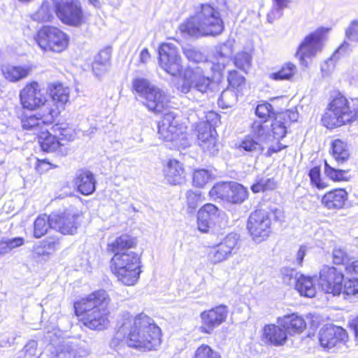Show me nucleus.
I'll return each mask as SVG.
<instances>
[{"label": "nucleus", "mask_w": 358, "mask_h": 358, "mask_svg": "<svg viewBox=\"0 0 358 358\" xmlns=\"http://www.w3.org/2000/svg\"><path fill=\"white\" fill-rule=\"evenodd\" d=\"M117 325L118 330L110 342L111 348L117 350L126 335L127 343L130 348L141 350L155 348L157 326L154 320L147 315L141 313L133 317L129 313L124 314Z\"/></svg>", "instance_id": "f257e3e1"}, {"label": "nucleus", "mask_w": 358, "mask_h": 358, "mask_svg": "<svg viewBox=\"0 0 358 358\" xmlns=\"http://www.w3.org/2000/svg\"><path fill=\"white\" fill-rule=\"evenodd\" d=\"M110 299L104 290L94 292L75 303L77 314H83L85 326L94 330H102L108 324V305Z\"/></svg>", "instance_id": "f03ea898"}, {"label": "nucleus", "mask_w": 358, "mask_h": 358, "mask_svg": "<svg viewBox=\"0 0 358 358\" xmlns=\"http://www.w3.org/2000/svg\"><path fill=\"white\" fill-rule=\"evenodd\" d=\"M224 25L220 12L210 4H202L201 10L180 26L182 33L189 36H216L222 33Z\"/></svg>", "instance_id": "7ed1b4c3"}, {"label": "nucleus", "mask_w": 358, "mask_h": 358, "mask_svg": "<svg viewBox=\"0 0 358 358\" xmlns=\"http://www.w3.org/2000/svg\"><path fill=\"white\" fill-rule=\"evenodd\" d=\"M357 120H358V106L352 110L348 99L341 94L330 102L322 117V124L329 129Z\"/></svg>", "instance_id": "20e7f679"}, {"label": "nucleus", "mask_w": 358, "mask_h": 358, "mask_svg": "<svg viewBox=\"0 0 358 358\" xmlns=\"http://www.w3.org/2000/svg\"><path fill=\"white\" fill-rule=\"evenodd\" d=\"M110 269L122 284L134 285L141 273L139 257L132 251L115 254L110 260Z\"/></svg>", "instance_id": "39448f33"}, {"label": "nucleus", "mask_w": 358, "mask_h": 358, "mask_svg": "<svg viewBox=\"0 0 358 358\" xmlns=\"http://www.w3.org/2000/svg\"><path fill=\"white\" fill-rule=\"evenodd\" d=\"M34 39L44 51L62 52L67 48L69 38L56 27L44 26L37 32Z\"/></svg>", "instance_id": "423d86ee"}, {"label": "nucleus", "mask_w": 358, "mask_h": 358, "mask_svg": "<svg viewBox=\"0 0 358 358\" xmlns=\"http://www.w3.org/2000/svg\"><path fill=\"white\" fill-rule=\"evenodd\" d=\"M55 12L62 23L80 27L86 23L80 3L78 0H53Z\"/></svg>", "instance_id": "0eeeda50"}, {"label": "nucleus", "mask_w": 358, "mask_h": 358, "mask_svg": "<svg viewBox=\"0 0 358 358\" xmlns=\"http://www.w3.org/2000/svg\"><path fill=\"white\" fill-rule=\"evenodd\" d=\"M169 98L166 96L164 92L158 88V138L164 140L165 142H173L177 139L176 122H175V115L173 112H162L159 110V105L164 107L166 105Z\"/></svg>", "instance_id": "6e6552de"}, {"label": "nucleus", "mask_w": 358, "mask_h": 358, "mask_svg": "<svg viewBox=\"0 0 358 358\" xmlns=\"http://www.w3.org/2000/svg\"><path fill=\"white\" fill-rule=\"evenodd\" d=\"M34 115L24 116L22 119V127L25 130L32 131L38 136L47 126L53 124L58 116V110L50 107L48 104Z\"/></svg>", "instance_id": "1a4fd4ad"}, {"label": "nucleus", "mask_w": 358, "mask_h": 358, "mask_svg": "<svg viewBox=\"0 0 358 358\" xmlns=\"http://www.w3.org/2000/svg\"><path fill=\"white\" fill-rule=\"evenodd\" d=\"M158 63L165 72L173 76H178L182 71L181 58L176 47L172 43L160 45L158 48Z\"/></svg>", "instance_id": "9d476101"}, {"label": "nucleus", "mask_w": 358, "mask_h": 358, "mask_svg": "<svg viewBox=\"0 0 358 358\" xmlns=\"http://www.w3.org/2000/svg\"><path fill=\"white\" fill-rule=\"evenodd\" d=\"M90 353L84 345L73 342L48 345L41 358H85Z\"/></svg>", "instance_id": "9b49d317"}, {"label": "nucleus", "mask_w": 358, "mask_h": 358, "mask_svg": "<svg viewBox=\"0 0 358 358\" xmlns=\"http://www.w3.org/2000/svg\"><path fill=\"white\" fill-rule=\"evenodd\" d=\"M271 219L268 210L257 209L249 216L247 228L256 242L266 239L271 233Z\"/></svg>", "instance_id": "f8f14e48"}, {"label": "nucleus", "mask_w": 358, "mask_h": 358, "mask_svg": "<svg viewBox=\"0 0 358 358\" xmlns=\"http://www.w3.org/2000/svg\"><path fill=\"white\" fill-rule=\"evenodd\" d=\"M328 30L324 27L318 28L306 36L299 45L296 52V57L299 59L302 66H307L308 65L305 59L306 57H314L317 52L321 50L322 41Z\"/></svg>", "instance_id": "ddd939ff"}, {"label": "nucleus", "mask_w": 358, "mask_h": 358, "mask_svg": "<svg viewBox=\"0 0 358 358\" xmlns=\"http://www.w3.org/2000/svg\"><path fill=\"white\" fill-rule=\"evenodd\" d=\"M20 99L22 107L28 110H32L41 107V109H44L47 104L52 107L51 102H48L45 96L42 93L37 82L27 84L20 91Z\"/></svg>", "instance_id": "4468645a"}, {"label": "nucleus", "mask_w": 358, "mask_h": 358, "mask_svg": "<svg viewBox=\"0 0 358 358\" xmlns=\"http://www.w3.org/2000/svg\"><path fill=\"white\" fill-rule=\"evenodd\" d=\"M344 275L336 268L325 266L320 272L318 284L326 293L338 296L343 290Z\"/></svg>", "instance_id": "2eb2a0df"}, {"label": "nucleus", "mask_w": 358, "mask_h": 358, "mask_svg": "<svg viewBox=\"0 0 358 358\" xmlns=\"http://www.w3.org/2000/svg\"><path fill=\"white\" fill-rule=\"evenodd\" d=\"M227 315L228 307L223 304L203 311L200 315L201 325L199 331L203 334H212L215 328L225 322Z\"/></svg>", "instance_id": "dca6fc26"}, {"label": "nucleus", "mask_w": 358, "mask_h": 358, "mask_svg": "<svg viewBox=\"0 0 358 358\" xmlns=\"http://www.w3.org/2000/svg\"><path fill=\"white\" fill-rule=\"evenodd\" d=\"M239 236L230 233L218 244L210 248L208 253V259L213 264H217L228 259L237 245Z\"/></svg>", "instance_id": "f3484780"}, {"label": "nucleus", "mask_w": 358, "mask_h": 358, "mask_svg": "<svg viewBox=\"0 0 358 358\" xmlns=\"http://www.w3.org/2000/svg\"><path fill=\"white\" fill-rule=\"evenodd\" d=\"M78 217V212L70 210L61 214H52L50 215L51 228L64 235H73L77 231Z\"/></svg>", "instance_id": "a211bd4d"}, {"label": "nucleus", "mask_w": 358, "mask_h": 358, "mask_svg": "<svg viewBox=\"0 0 358 358\" xmlns=\"http://www.w3.org/2000/svg\"><path fill=\"white\" fill-rule=\"evenodd\" d=\"M132 88L141 98L142 103L154 113L157 109V89L145 78H136L132 81Z\"/></svg>", "instance_id": "6ab92c4d"}, {"label": "nucleus", "mask_w": 358, "mask_h": 358, "mask_svg": "<svg viewBox=\"0 0 358 358\" xmlns=\"http://www.w3.org/2000/svg\"><path fill=\"white\" fill-rule=\"evenodd\" d=\"M224 213L213 203L203 205L197 213L198 229L203 233L208 232L219 222Z\"/></svg>", "instance_id": "aec40b11"}, {"label": "nucleus", "mask_w": 358, "mask_h": 358, "mask_svg": "<svg viewBox=\"0 0 358 358\" xmlns=\"http://www.w3.org/2000/svg\"><path fill=\"white\" fill-rule=\"evenodd\" d=\"M348 338L346 331L341 327L326 325L319 333V341L322 348L331 349L341 344Z\"/></svg>", "instance_id": "412c9836"}, {"label": "nucleus", "mask_w": 358, "mask_h": 358, "mask_svg": "<svg viewBox=\"0 0 358 358\" xmlns=\"http://www.w3.org/2000/svg\"><path fill=\"white\" fill-rule=\"evenodd\" d=\"M216 131L207 123L201 124L198 128V141L199 146L206 152L215 155L218 152L219 144L216 140Z\"/></svg>", "instance_id": "4be33fe9"}, {"label": "nucleus", "mask_w": 358, "mask_h": 358, "mask_svg": "<svg viewBox=\"0 0 358 358\" xmlns=\"http://www.w3.org/2000/svg\"><path fill=\"white\" fill-rule=\"evenodd\" d=\"M231 55L232 44L231 42L227 41L216 46L214 55L215 62H208L206 60L204 64L209 66L214 73L220 75L229 62Z\"/></svg>", "instance_id": "5701e85b"}, {"label": "nucleus", "mask_w": 358, "mask_h": 358, "mask_svg": "<svg viewBox=\"0 0 358 358\" xmlns=\"http://www.w3.org/2000/svg\"><path fill=\"white\" fill-rule=\"evenodd\" d=\"M50 95L52 108L58 110V115L61 110L64 109V105L69 101L70 90L69 87L64 86L61 83H52L49 86Z\"/></svg>", "instance_id": "b1692460"}, {"label": "nucleus", "mask_w": 358, "mask_h": 358, "mask_svg": "<svg viewBox=\"0 0 358 358\" xmlns=\"http://www.w3.org/2000/svg\"><path fill=\"white\" fill-rule=\"evenodd\" d=\"M348 199V193L344 189H335L327 192L322 198V205L329 210L341 209Z\"/></svg>", "instance_id": "393cba45"}, {"label": "nucleus", "mask_w": 358, "mask_h": 358, "mask_svg": "<svg viewBox=\"0 0 358 358\" xmlns=\"http://www.w3.org/2000/svg\"><path fill=\"white\" fill-rule=\"evenodd\" d=\"M74 184L77 189L83 195H90L95 191V178L90 171H78L74 178Z\"/></svg>", "instance_id": "a878e982"}, {"label": "nucleus", "mask_w": 358, "mask_h": 358, "mask_svg": "<svg viewBox=\"0 0 358 358\" xmlns=\"http://www.w3.org/2000/svg\"><path fill=\"white\" fill-rule=\"evenodd\" d=\"M278 322L286 331L287 335L299 334L306 327L303 318L294 313L285 315L282 319H279Z\"/></svg>", "instance_id": "bb28decb"}, {"label": "nucleus", "mask_w": 358, "mask_h": 358, "mask_svg": "<svg viewBox=\"0 0 358 358\" xmlns=\"http://www.w3.org/2000/svg\"><path fill=\"white\" fill-rule=\"evenodd\" d=\"M165 179L171 185H180L185 181L184 169L176 159H170L164 169Z\"/></svg>", "instance_id": "cd10ccee"}, {"label": "nucleus", "mask_w": 358, "mask_h": 358, "mask_svg": "<svg viewBox=\"0 0 358 358\" xmlns=\"http://www.w3.org/2000/svg\"><path fill=\"white\" fill-rule=\"evenodd\" d=\"M264 336L275 346L282 345L287 339L286 331L279 324H268L264 328Z\"/></svg>", "instance_id": "c85d7f7f"}, {"label": "nucleus", "mask_w": 358, "mask_h": 358, "mask_svg": "<svg viewBox=\"0 0 358 358\" xmlns=\"http://www.w3.org/2000/svg\"><path fill=\"white\" fill-rule=\"evenodd\" d=\"M4 78L13 83L26 78L31 72V67L29 66L6 65L1 69Z\"/></svg>", "instance_id": "c756f323"}, {"label": "nucleus", "mask_w": 358, "mask_h": 358, "mask_svg": "<svg viewBox=\"0 0 358 358\" xmlns=\"http://www.w3.org/2000/svg\"><path fill=\"white\" fill-rule=\"evenodd\" d=\"M38 141L42 150L48 152H55L64 145L55 133L52 134L46 129L38 134Z\"/></svg>", "instance_id": "7c9ffc66"}, {"label": "nucleus", "mask_w": 358, "mask_h": 358, "mask_svg": "<svg viewBox=\"0 0 358 358\" xmlns=\"http://www.w3.org/2000/svg\"><path fill=\"white\" fill-rule=\"evenodd\" d=\"M295 289L301 296L308 298L315 296L316 294L313 278L305 275L302 273L299 275V279Z\"/></svg>", "instance_id": "2f4dec72"}, {"label": "nucleus", "mask_w": 358, "mask_h": 358, "mask_svg": "<svg viewBox=\"0 0 358 358\" xmlns=\"http://www.w3.org/2000/svg\"><path fill=\"white\" fill-rule=\"evenodd\" d=\"M136 245L135 239L127 234H124L117 237L114 241L108 244V249L112 252L117 254L119 252H127L128 249L134 247Z\"/></svg>", "instance_id": "473e14b6"}, {"label": "nucleus", "mask_w": 358, "mask_h": 358, "mask_svg": "<svg viewBox=\"0 0 358 358\" xmlns=\"http://www.w3.org/2000/svg\"><path fill=\"white\" fill-rule=\"evenodd\" d=\"M277 187V182L273 178L257 176L251 185L250 189L254 194L273 191Z\"/></svg>", "instance_id": "72a5a7b5"}, {"label": "nucleus", "mask_w": 358, "mask_h": 358, "mask_svg": "<svg viewBox=\"0 0 358 358\" xmlns=\"http://www.w3.org/2000/svg\"><path fill=\"white\" fill-rule=\"evenodd\" d=\"M111 49L106 48L99 52L92 64V69L96 76H101L110 66Z\"/></svg>", "instance_id": "f704fd0d"}, {"label": "nucleus", "mask_w": 358, "mask_h": 358, "mask_svg": "<svg viewBox=\"0 0 358 358\" xmlns=\"http://www.w3.org/2000/svg\"><path fill=\"white\" fill-rule=\"evenodd\" d=\"M331 150L334 158L338 164L344 163L349 158L348 146L341 139H336L331 142Z\"/></svg>", "instance_id": "c9c22d12"}, {"label": "nucleus", "mask_w": 358, "mask_h": 358, "mask_svg": "<svg viewBox=\"0 0 358 358\" xmlns=\"http://www.w3.org/2000/svg\"><path fill=\"white\" fill-rule=\"evenodd\" d=\"M238 148L249 153L251 156H259L264 150V145H261L251 135L244 137L239 143Z\"/></svg>", "instance_id": "e433bc0d"}, {"label": "nucleus", "mask_w": 358, "mask_h": 358, "mask_svg": "<svg viewBox=\"0 0 358 358\" xmlns=\"http://www.w3.org/2000/svg\"><path fill=\"white\" fill-rule=\"evenodd\" d=\"M59 248V239L54 237H48L40 242L37 247L34 248V251L38 256H45L52 254Z\"/></svg>", "instance_id": "4c0bfd02"}, {"label": "nucleus", "mask_w": 358, "mask_h": 358, "mask_svg": "<svg viewBox=\"0 0 358 358\" xmlns=\"http://www.w3.org/2000/svg\"><path fill=\"white\" fill-rule=\"evenodd\" d=\"M264 122L255 121L252 124L251 135L261 145L267 144L271 138L267 126L264 125Z\"/></svg>", "instance_id": "58836bf2"}, {"label": "nucleus", "mask_w": 358, "mask_h": 358, "mask_svg": "<svg viewBox=\"0 0 358 358\" xmlns=\"http://www.w3.org/2000/svg\"><path fill=\"white\" fill-rule=\"evenodd\" d=\"M248 191L241 184L231 182L229 203L241 204L248 198Z\"/></svg>", "instance_id": "ea45409f"}, {"label": "nucleus", "mask_w": 358, "mask_h": 358, "mask_svg": "<svg viewBox=\"0 0 358 358\" xmlns=\"http://www.w3.org/2000/svg\"><path fill=\"white\" fill-rule=\"evenodd\" d=\"M296 72V66L291 62H287L278 71L270 73L269 78L275 81L290 80Z\"/></svg>", "instance_id": "a19ab883"}, {"label": "nucleus", "mask_w": 358, "mask_h": 358, "mask_svg": "<svg viewBox=\"0 0 358 358\" xmlns=\"http://www.w3.org/2000/svg\"><path fill=\"white\" fill-rule=\"evenodd\" d=\"M230 186L231 182H218L211 188L209 192V195L214 199H220L228 202Z\"/></svg>", "instance_id": "79ce46f5"}, {"label": "nucleus", "mask_w": 358, "mask_h": 358, "mask_svg": "<svg viewBox=\"0 0 358 358\" xmlns=\"http://www.w3.org/2000/svg\"><path fill=\"white\" fill-rule=\"evenodd\" d=\"M50 225V215L48 217L46 215L38 216L34 223V236L36 238H40L44 236Z\"/></svg>", "instance_id": "37998d69"}, {"label": "nucleus", "mask_w": 358, "mask_h": 358, "mask_svg": "<svg viewBox=\"0 0 358 358\" xmlns=\"http://www.w3.org/2000/svg\"><path fill=\"white\" fill-rule=\"evenodd\" d=\"M237 101V92L232 89L227 88L221 93L217 103L222 108H229L234 106Z\"/></svg>", "instance_id": "c03bdc74"}, {"label": "nucleus", "mask_w": 358, "mask_h": 358, "mask_svg": "<svg viewBox=\"0 0 358 358\" xmlns=\"http://www.w3.org/2000/svg\"><path fill=\"white\" fill-rule=\"evenodd\" d=\"M53 18V13L49 2H43L38 10L32 15V19L40 22H50Z\"/></svg>", "instance_id": "a18cd8bd"}, {"label": "nucleus", "mask_w": 358, "mask_h": 358, "mask_svg": "<svg viewBox=\"0 0 358 358\" xmlns=\"http://www.w3.org/2000/svg\"><path fill=\"white\" fill-rule=\"evenodd\" d=\"M288 127L289 126L282 121V117L277 114L271 124L273 138L278 141L285 138L287 133Z\"/></svg>", "instance_id": "49530a36"}, {"label": "nucleus", "mask_w": 358, "mask_h": 358, "mask_svg": "<svg viewBox=\"0 0 358 358\" xmlns=\"http://www.w3.org/2000/svg\"><path fill=\"white\" fill-rule=\"evenodd\" d=\"M52 132L58 136L59 141H73L76 137L75 131L70 127L66 126L65 124H55L52 127Z\"/></svg>", "instance_id": "de8ad7c7"}, {"label": "nucleus", "mask_w": 358, "mask_h": 358, "mask_svg": "<svg viewBox=\"0 0 358 358\" xmlns=\"http://www.w3.org/2000/svg\"><path fill=\"white\" fill-rule=\"evenodd\" d=\"M324 174L329 179L334 181H347L348 170L336 169L331 166L327 161L324 162Z\"/></svg>", "instance_id": "09e8293b"}, {"label": "nucleus", "mask_w": 358, "mask_h": 358, "mask_svg": "<svg viewBox=\"0 0 358 358\" xmlns=\"http://www.w3.org/2000/svg\"><path fill=\"white\" fill-rule=\"evenodd\" d=\"M345 299L352 300L358 298V278L350 279L343 285L342 292Z\"/></svg>", "instance_id": "8fccbe9b"}, {"label": "nucleus", "mask_w": 358, "mask_h": 358, "mask_svg": "<svg viewBox=\"0 0 358 358\" xmlns=\"http://www.w3.org/2000/svg\"><path fill=\"white\" fill-rule=\"evenodd\" d=\"M212 173L207 169L195 170L193 173V185L197 187H203L212 178Z\"/></svg>", "instance_id": "3c124183"}, {"label": "nucleus", "mask_w": 358, "mask_h": 358, "mask_svg": "<svg viewBox=\"0 0 358 358\" xmlns=\"http://www.w3.org/2000/svg\"><path fill=\"white\" fill-rule=\"evenodd\" d=\"M257 116L262 119V122H266L268 118L276 115L273 110V106L268 102L258 104L255 109Z\"/></svg>", "instance_id": "603ef678"}, {"label": "nucleus", "mask_w": 358, "mask_h": 358, "mask_svg": "<svg viewBox=\"0 0 358 358\" xmlns=\"http://www.w3.org/2000/svg\"><path fill=\"white\" fill-rule=\"evenodd\" d=\"M283 282L289 286L296 287L299 279V273L296 269L290 268H283L281 270Z\"/></svg>", "instance_id": "864d4df0"}, {"label": "nucleus", "mask_w": 358, "mask_h": 358, "mask_svg": "<svg viewBox=\"0 0 358 358\" xmlns=\"http://www.w3.org/2000/svg\"><path fill=\"white\" fill-rule=\"evenodd\" d=\"M252 57L246 52H241L236 54L234 57V64L239 69L246 72L250 67Z\"/></svg>", "instance_id": "5fc2aeb1"}, {"label": "nucleus", "mask_w": 358, "mask_h": 358, "mask_svg": "<svg viewBox=\"0 0 358 358\" xmlns=\"http://www.w3.org/2000/svg\"><path fill=\"white\" fill-rule=\"evenodd\" d=\"M183 53L186 58L194 63H201L206 62V56L193 47L187 46L183 48Z\"/></svg>", "instance_id": "6e6d98bb"}, {"label": "nucleus", "mask_w": 358, "mask_h": 358, "mask_svg": "<svg viewBox=\"0 0 358 358\" xmlns=\"http://www.w3.org/2000/svg\"><path fill=\"white\" fill-rule=\"evenodd\" d=\"M210 80L205 76H195L192 80V87L202 94L207 92L210 85Z\"/></svg>", "instance_id": "4d7b16f0"}, {"label": "nucleus", "mask_w": 358, "mask_h": 358, "mask_svg": "<svg viewBox=\"0 0 358 358\" xmlns=\"http://www.w3.org/2000/svg\"><path fill=\"white\" fill-rule=\"evenodd\" d=\"M229 85L234 90H236L239 92L242 85H245V77L236 71H230L227 77Z\"/></svg>", "instance_id": "13d9d810"}, {"label": "nucleus", "mask_w": 358, "mask_h": 358, "mask_svg": "<svg viewBox=\"0 0 358 358\" xmlns=\"http://www.w3.org/2000/svg\"><path fill=\"white\" fill-rule=\"evenodd\" d=\"M194 358H221V357L209 345H202L195 351Z\"/></svg>", "instance_id": "bf43d9fd"}, {"label": "nucleus", "mask_w": 358, "mask_h": 358, "mask_svg": "<svg viewBox=\"0 0 358 358\" xmlns=\"http://www.w3.org/2000/svg\"><path fill=\"white\" fill-rule=\"evenodd\" d=\"M310 183L317 189H324L326 187L324 182L321 180V169L319 166L310 169L308 172Z\"/></svg>", "instance_id": "052dcab7"}, {"label": "nucleus", "mask_w": 358, "mask_h": 358, "mask_svg": "<svg viewBox=\"0 0 358 358\" xmlns=\"http://www.w3.org/2000/svg\"><path fill=\"white\" fill-rule=\"evenodd\" d=\"M333 262L334 264H343L347 266V264L350 262V258L348 253L341 248H335L332 252Z\"/></svg>", "instance_id": "680f3d73"}, {"label": "nucleus", "mask_w": 358, "mask_h": 358, "mask_svg": "<svg viewBox=\"0 0 358 358\" xmlns=\"http://www.w3.org/2000/svg\"><path fill=\"white\" fill-rule=\"evenodd\" d=\"M201 192L199 191L189 190L186 193L187 203L189 208L195 210L198 203L201 200Z\"/></svg>", "instance_id": "e2e57ef3"}, {"label": "nucleus", "mask_w": 358, "mask_h": 358, "mask_svg": "<svg viewBox=\"0 0 358 358\" xmlns=\"http://www.w3.org/2000/svg\"><path fill=\"white\" fill-rule=\"evenodd\" d=\"M345 37L352 41L358 42V20H352L345 29Z\"/></svg>", "instance_id": "0e129e2a"}, {"label": "nucleus", "mask_w": 358, "mask_h": 358, "mask_svg": "<svg viewBox=\"0 0 358 358\" xmlns=\"http://www.w3.org/2000/svg\"><path fill=\"white\" fill-rule=\"evenodd\" d=\"M350 44L346 41H343V43L335 50L334 53L333 54L331 57L329 58L327 62H332L333 61H336L341 57L348 55L350 52Z\"/></svg>", "instance_id": "69168bd1"}, {"label": "nucleus", "mask_w": 358, "mask_h": 358, "mask_svg": "<svg viewBox=\"0 0 358 358\" xmlns=\"http://www.w3.org/2000/svg\"><path fill=\"white\" fill-rule=\"evenodd\" d=\"M278 115L282 117V121L289 127L291 123L296 122L299 118L298 112L294 110H287L285 112L278 113Z\"/></svg>", "instance_id": "338daca9"}, {"label": "nucleus", "mask_w": 358, "mask_h": 358, "mask_svg": "<svg viewBox=\"0 0 358 358\" xmlns=\"http://www.w3.org/2000/svg\"><path fill=\"white\" fill-rule=\"evenodd\" d=\"M268 214L270 216V218L273 217L274 221L282 222L284 221V213L282 210L280 208L277 207H269L268 208Z\"/></svg>", "instance_id": "774afa93"}]
</instances>
